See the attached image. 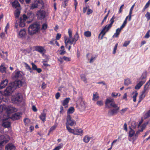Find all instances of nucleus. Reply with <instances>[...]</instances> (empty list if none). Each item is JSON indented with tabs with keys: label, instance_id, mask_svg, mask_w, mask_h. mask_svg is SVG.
Masks as SVG:
<instances>
[{
	"label": "nucleus",
	"instance_id": "obj_46",
	"mask_svg": "<svg viewBox=\"0 0 150 150\" xmlns=\"http://www.w3.org/2000/svg\"><path fill=\"white\" fill-rule=\"evenodd\" d=\"M97 104L99 106H101L103 105V101L102 100H99L97 102Z\"/></svg>",
	"mask_w": 150,
	"mask_h": 150
},
{
	"label": "nucleus",
	"instance_id": "obj_49",
	"mask_svg": "<svg viewBox=\"0 0 150 150\" xmlns=\"http://www.w3.org/2000/svg\"><path fill=\"white\" fill-rule=\"evenodd\" d=\"M24 64L25 65V67L26 69L29 70L31 69L30 67L27 64L25 63Z\"/></svg>",
	"mask_w": 150,
	"mask_h": 150
},
{
	"label": "nucleus",
	"instance_id": "obj_58",
	"mask_svg": "<svg viewBox=\"0 0 150 150\" xmlns=\"http://www.w3.org/2000/svg\"><path fill=\"white\" fill-rule=\"evenodd\" d=\"M68 34L69 35V38H70L72 37V32L70 30V29H69L68 30Z\"/></svg>",
	"mask_w": 150,
	"mask_h": 150
},
{
	"label": "nucleus",
	"instance_id": "obj_40",
	"mask_svg": "<svg viewBox=\"0 0 150 150\" xmlns=\"http://www.w3.org/2000/svg\"><path fill=\"white\" fill-rule=\"evenodd\" d=\"M69 0H64L62 4V6L64 8H65L67 6V4Z\"/></svg>",
	"mask_w": 150,
	"mask_h": 150
},
{
	"label": "nucleus",
	"instance_id": "obj_55",
	"mask_svg": "<svg viewBox=\"0 0 150 150\" xmlns=\"http://www.w3.org/2000/svg\"><path fill=\"white\" fill-rule=\"evenodd\" d=\"M63 59L65 61H70L71 60L70 58L67 57L65 56L63 57Z\"/></svg>",
	"mask_w": 150,
	"mask_h": 150
},
{
	"label": "nucleus",
	"instance_id": "obj_19",
	"mask_svg": "<svg viewBox=\"0 0 150 150\" xmlns=\"http://www.w3.org/2000/svg\"><path fill=\"white\" fill-rule=\"evenodd\" d=\"M15 74L14 76V77L16 79H20L22 78L23 76V72L20 71H15Z\"/></svg>",
	"mask_w": 150,
	"mask_h": 150
},
{
	"label": "nucleus",
	"instance_id": "obj_27",
	"mask_svg": "<svg viewBox=\"0 0 150 150\" xmlns=\"http://www.w3.org/2000/svg\"><path fill=\"white\" fill-rule=\"evenodd\" d=\"M122 29L120 28H117L116 30V33L113 35V37L117 38L118 37Z\"/></svg>",
	"mask_w": 150,
	"mask_h": 150
},
{
	"label": "nucleus",
	"instance_id": "obj_60",
	"mask_svg": "<svg viewBox=\"0 0 150 150\" xmlns=\"http://www.w3.org/2000/svg\"><path fill=\"white\" fill-rule=\"evenodd\" d=\"M58 60L61 63H62L64 62V59L63 58H62L60 57L58 59Z\"/></svg>",
	"mask_w": 150,
	"mask_h": 150
},
{
	"label": "nucleus",
	"instance_id": "obj_4",
	"mask_svg": "<svg viewBox=\"0 0 150 150\" xmlns=\"http://www.w3.org/2000/svg\"><path fill=\"white\" fill-rule=\"evenodd\" d=\"M22 97L21 93L15 94L12 96L11 101L14 103H16L18 102H21L22 100Z\"/></svg>",
	"mask_w": 150,
	"mask_h": 150
},
{
	"label": "nucleus",
	"instance_id": "obj_11",
	"mask_svg": "<svg viewBox=\"0 0 150 150\" xmlns=\"http://www.w3.org/2000/svg\"><path fill=\"white\" fill-rule=\"evenodd\" d=\"M109 103L110 104V105L113 108H117L118 107L117 105L115 103L114 99L111 98H107L106 100L105 103L106 106L107 104Z\"/></svg>",
	"mask_w": 150,
	"mask_h": 150
},
{
	"label": "nucleus",
	"instance_id": "obj_14",
	"mask_svg": "<svg viewBox=\"0 0 150 150\" xmlns=\"http://www.w3.org/2000/svg\"><path fill=\"white\" fill-rule=\"evenodd\" d=\"M5 110L7 114L13 112H16L17 110V109L11 106H8L7 107L6 106Z\"/></svg>",
	"mask_w": 150,
	"mask_h": 150
},
{
	"label": "nucleus",
	"instance_id": "obj_50",
	"mask_svg": "<svg viewBox=\"0 0 150 150\" xmlns=\"http://www.w3.org/2000/svg\"><path fill=\"white\" fill-rule=\"evenodd\" d=\"M117 45H118V44L117 43L116 44L114 47V50H113V54H115L116 53V50L117 47Z\"/></svg>",
	"mask_w": 150,
	"mask_h": 150
},
{
	"label": "nucleus",
	"instance_id": "obj_64",
	"mask_svg": "<svg viewBox=\"0 0 150 150\" xmlns=\"http://www.w3.org/2000/svg\"><path fill=\"white\" fill-rule=\"evenodd\" d=\"M111 95L113 97H116L118 95V93L115 92H112V93Z\"/></svg>",
	"mask_w": 150,
	"mask_h": 150
},
{
	"label": "nucleus",
	"instance_id": "obj_17",
	"mask_svg": "<svg viewBox=\"0 0 150 150\" xmlns=\"http://www.w3.org/2000/svg\"><path fill=\"white\" fill-rule=\"evenodd\" d=\"M78 101V102H80V103L79 104V105L81 108V109H84L85 108V106L83 96H81L79 98Z\"/></svg>",
	"mask_w": 150,
	"mask_h": 150
},
{
	"label": "nucleus",
	"instance_id": "obj_42",
	"mask_svg": "<svg viewBox=\"0 0 150 150\" xmlns=\"http://www.w3.org/2000/svg\"><path fill=\"white\" fill-rule=\"evenodd\" d=\"M63 146V144H60L59 145L56 147L53 150H59L60 149L62 148Z\"/></svg>",
	"mask_w": 150,
	"mask_h": 150
},
{
	"label": "nucleus",
	"instance_id": "obj_16",
	"mask_svg": "<svg viewBox=\"0 0 150 150\" xmlns=\"http://www.w3.org/2000/svg\"><path fill=\"white\" fill-rule=\"evenodd\" d=\"M9 137L7 135H1L0 136V142H3L6 144L9 139Z\"/></svg>",
	"mask_w": 150,
	"mask_h": 150
},
{
	"label": "nucleus",
	"instance_id": "obj_59",
	"mask_svg": "<svg viewBox=\"0 0 150 150\" xmlns=\"http://www.w3.org/2000/svg\"><path fill=\"white\" fill-rule=\"evenodd\" d=\"M81 78L82 80L84 82H86V79L84 75L81 76Z\"/></svg>",
	"mask_w": 150,
	"mask_h": 150
},
{
	"label": "nucleus",
	"instance_id": "obj_25",
	"mask_svg": "<svg viewBox=\"0 0 150 150\" xmlns=\"http://www.w3.org/2000/svg\"><path fill=\"white\" fill-rule=\"evenodd\" d=\"M12 6L16 8H18L19 9L20 4L16 0H15L12 3Z\"/></svg>",
	"mask_w": 150,
	"mask_h": 150
},
{
	"label": "nucleus",
	"instance_id": "obj_24",
	"mask_svg": "<svg viewBox=\"0 0 150 150\" xmlns=\"http://www.w3.org/2000/svg\"><path fill=\"white\" fill-rule=\"evenodd\" d=\"M74 134L75 135H80L81 136L82 135L83 130L81 129H77L74 130Z\"/></svg>",
	"mask_w": 150,
	"mask_h": 150
},
{
	"label": "nucleus",
	"instance_id": "obj_33",
	"mask_svg": "<svg viewBox=\"0 0 150 150\" xmlns=\"http://www.w3.org/2000/svg\"><path fill=\"white\" fill-rule=\"evenodd\" d=\"M74 108L73 107H70L68 110L67 114L69 115V114L72 113L74 111Z\"/></svg>",
	"mask_w": 150,
	"mask_h": 150
},
{
	"label": "nucleus",
	"instance_id": "obj_5",
	"mask_svg": "<svg viewBox=\"0 0 150 150\" xmlns=\"http://www.w3.org/2000/svg\"><path fill=\"white\" fill-rule=\"evenodd\" d=\"M146 75L145 74H142L140 79V81L137 83L135 87V89H139L141 86L145 83L146 81Z\"/></svg>",
	"mask_w": 150,
	"mask_h": 150
},
{
	"label": "nucleus",
	"instance_id": "obj_57",
	"mask_svg": "<svg viewBox=\"0 0 150 150\" xmlns=\"http://www.w3.org/2000/svg\"><path fill=\"white\" fill-rule=\"evenodd\" d=\"M61 37V34L57 33V35L56 39L57 40H59Z\"/></svg>",
	"mask_w": 150,
	"mask_h": 150
},
{
	"label": "nucleus",
	"instance_id": "obj_20",
	"mask_svg": "<svg viewBox=\"0 0 150 150\" xmlns=\"http://www.w3.org/2000/svg\"><path fill=\"white\" fill-rule=\"evenodd\" d=\"M15 147L12 144H7L5 147V150H15Z\"/></svg>",
	"mask_w": 150,
	"mask_h": 150
},
{
	"label": "nucleus",
	"instance_id": "obj_54",
	"mask_svg": "<svg viewBox=\"0 0 150 150\" xmlns=\"http://www.w3.org/2000/svg\"><path fill=\"white\" fill-rule=\"evenodd\" d=\"M60 52L59 54L61 55H63L66 53V51L64 50V49L61 50H60Z\"/></svg>",
	"mask_w": 150,
	"mask_h": 150
},
{
	"label": "nucleus",
	"instance_id": "obj_61",
	"mask_svg": "<svg viewBox=\"0 0 150 150\" xmlns=\"http://www.w3.org/2000/svg\"><path fill=\"white\" fill-rule=\"evenodd\" d=\"M132 11L130 10L129 13V21H130L131 19V17H132Z\"/></svg>",
	"mask_w": 150,
	"mask_h": 150
},
{
	"label": "nucleus",
	"instance_id": "obj_62",
	"mask_svg": "<svg viewBox=\"0 0 150 150\" xmlns=\"http://www.w3.org/2000/svg\"><path fill=\"white\" fill-rule=\"evenodd\" d=\"M5 144L3 143V142H0V150L2 149L4 145Z\"/></svg>",
	"mask_w": 150,
	"mask_h": 150
},
{
	"label": "nucleus",
	"instance_id": "obj_8",
	"mask_svg": "<svg viewBox=\"0 0 150 150\" xmlns=\"http://www.w3.org/2000/svg\"><path fill=\"white\" fill-rule=\"evenodd\" d=\"M150 84V78L149 81L147 82L144 86V89L142 91V93L141 95L139 96V98L140 100L139 101V103L140 102L142 99L145 96V93L147 89V88Z\"/></svg>",
	"mask_w": 150,
	"mask_h": 150
},
{
	"label": "nucleus",
	"instance_id": "obj_26",
	"mask_svg": "<svg viewBox=\"0 0 150 150\" xmlns=\"http://www.w3.org/2000/svg\"><path fill=\"white\" fill-rule=\"evenodd\" d=\"M40 3L39 1H36L31 4L30 7V8L31 9H33L37 8L38 6V4Z\"/></svg>",
	"mask_w": 150,
	"mask_h": 150
},
{
	"label": "nucleus",
	"instance_id": "obj_48",
	"mask_svg": "<svg viewBox=\"0 0 150 150\" xmlns=\"http://www.w3.org/2000/svg\"><path fill=\"white\" fill-rule=\"evenodd\" d=\"M47 24L45 23L43 24L42 27V29L44 30H46L47 29Z\"/></svg>",
	"mask_w": 150,
	"mask_h": 150
},
{
	"label": "nucleus",
	"instance_id": "obj_41",
	"mask_svg": "<svg viewBox=\"0 0 150 150\" xmlns=\"http://www.w3.org/2000/svg\"><path fill=\"white\" fill-rule=\"evenodd\" d=\"M6 68L2 65H1L0 66V71L2 73H6Z\"/></svg>",
	"mask_w": 150,
	"mask_h": 150
},
{
	"label": "nucleus",
	"instance_id": "obj_6",
	"mask_svg": "<svg viewBox=\"0 0 150 150\" xmlns=\"http://www.w3.org/2000/svg\"><path fill=\"white\" fill-rule=\"evenodd\" d=\"M2 126L5 128H8L11 126V123L10 122V118L7 117L5 118V117L2 119Z\"/></svg>",
	"mask_w": 150,
	"mask_h": 150
},
{
	"label": "nucleus",
	"instance_id": "obj_1",
	"mask_svg": "<svg viewBox=\"0 0 150 150\" xmlns=\"http://www.w3.org/2000/svg\"><path fill=\"white\" fill-rule=\"evenodd\" d=\"M115 18V17L113 16L110 20V23L109 24L106 25L105 27L103 29V30L100 33L98 38H100V36L101 34L102 35L100 37V39H102L103 38V36L105 35V33L108 31L109 29L111 28L112 25L114 22V19Z\"/></svg>",
	"mask_w": 150,
	"mask_h": 150
},
{
	"label": "nucleus",
	"instance_id": "obj_47",
	"mask_svg": "<svg viewBox=\"0 0 150 150\" xmlns=\"http://www.w3.org/2000/svg\"><path fill=\"white\" fill-rule=\"evenodd\" d=\"M31 65H32V68L33 69V70H36L37 69V66L33 63H31Z\"/></svg>",
	"mask_w": 150,
	"mask_h": 150
},
{
	"label": "nucleus",
	"instance_id": "obj_34",
	"mask_svg": "<svg viewBox=\"0 0 150 150\" xmlns=\"http://www.w3.org/2000/svg\"><path fill=\"white\" fill-rule=\"evenodd\" d=\"M66 128L69 132L74 134L75 132L74 129L71 128L68 125H66Z\"/></svg>",
	"mask_w": 150,
	"mask_h": 150
},
{
	"label": "nucleus",
	"instance_id": "obj_18",
	"mask_svg": "<svg viewBox=\"0 0 150 150\" xmlns=\"http://www.w3.org/2000/svg\"><path fill=\"white\" fill-rule=\"evenodd\" d=\"M18 37L20 38H25L26 34V32L24 29L21 30L18 33Z\"/></svg>",
	"mask_w": 150,
	"mask_h": 150
},
{
	"label": "nucleus",
	"instance_id": "obj_39",
	"mask_svg": "<svg viewBox=\"0 0 150 150\" xmlns=\"http://www.w3.org/2000/svg\"><path fill=\"white\" fill-rule=\"evenodd\" d=\"M131 83V82L129 79H127L125 80L124 82V84L125 85L128 86Z\"/></svg>",
	"mask_w": 150,
	"mask_h": 150
},
{
	"label": "nucleus",
	"instance_id": "obj_3",
	"mask_svg": "<svg viewBox=\"0 0 150 150\" xmlns=\"http://www.w3.org/2000/svg\"><path fill=\"white\" fill-rule=\"evenodd\" d=\"M15 83H11L4 91V95L5 96H8L12 94L14 90L15 89Z\"/></svg>",
	"mask_w": 150,
	"mask_h": 150
},
{
	"label": "nucleus",
	"instance_id": "obj_31",
	"mask_svg": "<svg viewBox=\"0 0 150 150\" xmlns=\"http://www.w3.org/2000/svg\"><path fill=\"white\" fill-rule=\"evenodd\" d=\"M98 94L97 92H94L93 95L92 100L94 101L97 100L99 98Z\"/></svg>",
	"mask_w": 150,
	"mask_h": 150
},
{
	"label": "nucleus",
	"instance_id": "obj_37",
	"mask_svg": "<svg viewBox=\"0 0 150 150\" xmlns=\"http://www.w3.org/2000/svg\"><path fill=\"white\" fill-rule=\"evenodd\" d=\"M134 134V131L133 129H131L129 132V137H132L133 136Z\"/></svg>",
	"mask_w": 150,
	"mask_h": 150
},
{
	"label": "nucleus",
	"instance_id": "obj_9",
	"mask_svg": "<svg viewBox=\"0 0 150 150\" xmlns=\"http://www.w3.org/2000/svg\"><path fill=\"white\" fill-rule=\"evenodd\" d=\"M76 122L72 120L71 116L69 115H68L67 118V122L66 123V125H70L72 126L76 125Z\"/></svg>",
	"mask_w": 150,
	"mask_h": 150
},
{
	"label": "nucleus",
	"instance_id": "obj_38",
	"mask_svg": "<svg viewBox=\"0 0 150 150\" xmlns=\"http://www.w3.org/2000/svg\"><path fill=\"white\" fill-rule=\"evenodd\" d=\"M84 35L86 37H90L91 34L90 31H87L84 32Z\"/></svg>",
	"mask_w": 150,
	"mask_h": 150
},
{
	"label": "nucleus",
	"instance_id": "obj_51",
	"mask_svg": "<svg viewBox=\"0 0 150 150\" xmlns=\"http://www.w3.org/2000/svg\"><path fill=\"white\" fill-rule=\"evenodd\" d=\"M127 23V21H126V20H125L123 22V24L120 27L121 28H122V29L123 28L125 25H126V24Z\"/></svg>",
	"mask_w": 150,
	"mask_h": 150
},
{
	"label": "nucleus",
	"instance_id": "obj_35",
	"mask_svg": "<svg viewBox=\"0 0 150 150\" xmlns=\"http://www.w3.org/2000/svg\"><path fill=\"white\" fill-rule=\"evenodd\" d=\"M20 13V11L19 10V9L17 8L15 13V17L17 18H18L19 16Z\"/></svg>",
	"mask_w": 150,
	"mask_h": 150
},
{
	"label": "nucleus",
	"instance_id": "obj_7",
	"mask_svg": "<svg viewBox=\"0 0 150 150\" xmlns=\"http://www.w3.org/2000/svg\"><path fill=\"white\" fill-rule=\"evenodd\" d=\"M79 37L78 34L77 33H76L74 35V38H72V37L69 38L68 40H67V42H69L71 45L73 44L74 45L76 42L77 41Z\"/></svg>",
	"mask_w": 150,
	"mask_h": 150
},
{
	"label": "nucleus",
	"instance_id": "obj_21",
	"mask_svg": "<svg viewBox=\"0 0 150 150\" xmlns=\"http://www.w3.org/2000/svg\"><path fill=\"white\" fill-rule=\"evenodd\" d=\"M21 113H16L12 115L11 118L13 120H18L21 117Z\"/></svg>",
	"mask_w": 150,
	"mask_h": 150
},
{
	"label": "nucleus",
	"instance_id": "obj_23",
	"mask_svg": "<svg viewBox=\"0 0 150 150\" xmlns=\"http://www.w3.org/2000/svg\"><path fill=\"white\" fill-rule=\"evenodd\" d=\"M35 50L41 54L43 53L45 51V49L43 47L40 46L36 47Z\"/></svg>",
	"mask_w": 150,
	"mask_h": 150
},
{
	"label": "nucleus",
	"instance_id": "obj_52",
	"mask_svg": "<svg viewBox=\"0 0 150 150\" xmlns=\"http://www.w3.org/2000/svg\"><path fill=\"white\" fill-rule=\"evenodd\" d=\"M130 41H126L125 42L124 44H123V46L124 47H126L130 43Z\"/></svg>",
	"mask_w": 150,
	"mask_h": 150
},
{
	"label": "nucleus",
	"instance_id": "obj_53",
	"mask_svg": "<svg viewBox=\"0 0 150 150\" xmlns=\"http://www.w3.org/2000/svg\"><path fill=\"white\" fill-rule=\"evenodd\" d=\"M56 126L54 125L51 127L49 130V132H52L53 130H54L56 128Z\"/></svg>",
	"mask_w": 150,
	"mask_h": 150
},
{
	"label": "nucleus",
	"instance_id": "obj_44",
	"mask_svg": "<svg viewBox=\"0 0 150 150\" xmlns=\"http://www.w3.org/2000/svg\"><path fill=\"white\" fill-rule=\"evenodd\" d=\"M128 109L127 108H125L124 109H122L120 111V113L122 115Z\"/></svg>",
	"mask_w": 150,
	"mask_h": 150
},
{
	"label": "nucleus",
	"instance_id": "obj_28",
	"mask_svg": "<svg viewBox=\"0 0 150 150\" xmlns=\"http://www.w3.org/2000/svg\"><path fill=\"white\" fill-rule=\"evenodd\" d=\"M12 83H15V85L14 86H15V89L17 88V87H19L20 86H21L22 84V82L20 80H18L16 82H13Z\"/></svg>",
	"mask_w": 150,
	"mask_h": 150
},
{
	"label": "nucleus",
	"instance_id": "obj_2",
	"mask_svg": "<svg viewBox=\"0 0 150 150\" xmlns=\"http://www.w3.org/2000/svg\"><path fill=\"white\" fill-rule=\"evenodd\" d=\"M40 28V25L37 23L31 24L28 28V33L29 35H33L38 32Z\"/></svg>",
	"mask_w": 150,
	"mask_h": 150
},
{
	"label": "nucleus",
	"instance_id": "obj_43",
	"mask_svg": "<svg viewBox=\"0 0 150 150\" xmlns=\"http://www.w3.org/2000/svg\"><path fill=\"white\" fill-rule=\"evenodd\" d=\"M6 105H0V112H2L4 110H5Z\"/></svg>",
	"mask_w": 150,
	"mask_h": 150
},
{
	"label": "nucleus",
	"instance_id": "obj_22",
	"mask_svg": "<svg viewBox=\"0 0 150 150\" xmlns=\"http://www.w3.org/2000/svg\"><path fill=\"white\" fill-rule=\"evenodd\" d=\"M8 82V81L7 79L2 81L0 84V89H2L4 88L7 86Z\"/></svg>",
	"mask_w": 150,
	"mask_h": 150
},
{
	"label": "nucleus",
	"instance_id": "obj_63",
	"mask_svg": "<svg viewBox=\"0 0 150 150\" xmlns=\"http://www.w3.org/2000/svg\"><path fill=\"white\" fill-rule=\"evenodd\" d=\"M92 12L93 11L91 9H88L87 12V14L89 15L90 14L92 13Z\"/></svg>",
	"mask_w": 150,
	"mask_h": 150
},
{
	"label": "nucleus",
	"instance_id": "obj_10",
	"mask_svg": "<svg viewBox=\"0 0 150 150\" xmlns=\"http://www.w3.org/2000/svg\"><path fill=\"white\" fill-rule=\"evenodd\" d=\"M109 103L110 104V105L113 108H117L118 107L117 105L115 103L114 99L111 98H107L106 100L105 103L106 106L107 104Z\"/></svg>",
	"mask_w": 150,
	"mask_h": 150
},
{
	"label": "nucleus",
	"instance_id": "obj_32",
	"mask_svg": "<svg viewBox=\"0 0 150 150\" xmlns=\"http://www.w3.org/2000/svg\"><path fill=\"white\" fill-rule=\"evenodd\" d=\"M91 138V137L86 135L83 138V140L85 142L87 143L89 142Z\"/></svg>",
	"mask_w": 150,
	"mask_h": 150
},
{
	"label": "nucleus",
	"instance_id": "obj_36",
	"mask_svg": "<svg viewBox=\"0 0 150 150\" xmlns=\"http://www.w3.org/2000/svg\"><path fill=\"white\" fill-rule=\"evenodd\" d=\"M48 59H49L47 58L46 59L43 60V61H42V62L44 66L45 67H47L50 66V65L48 64L47 63V62L48 61Z\"/></svg>",
	"mask_w": 150,
	"mask_h": 150
},
{
	"label": "nucleus",
	"instance_id": "obj_29",
	"mask_svg": "<svg viewBox=\"0 0 150 150\" xmlns=\"http://www.w3.org/2000/svg\"><path fill=\"white\" fill-rule=\"evenodd\" d=\"M46 115V113L43 112L41 113V115H40L39 118L42 121L45 122L46 120L45 118Z\"/></svg>",
	"mask_w": 150,
	"mask_h": 150
},
{
	"label": "nucleus",
	"instance_id": "obj_56",
	"mask_svg": "<svg viewBox=\"0 0 150 150\" xmlns=\"http://www.w3.org/2000/svg\"><path fill=\"white\" fill-rule=\"evenodd\" d=\"M145 117L146 118L150 117V110L146 114Z\"/></svg>",
	"mask_w": 150,
	"mask_h": 150
},
{
	"label": "nucleus",
	"instance_id": "obj_15",
	"mask_svg": "<svg viewBox=\"0 0 150 150\" xmlns=\"http://www.w3.org/2000/svg\"><path fill=\"white\" fill-rule=\"evenodd\" d=\"M37 15L39 19H43L45 17L46 12L43 11H39L37 12Z\"/></svg>",
	"mask_w": 150,
	"mask_h": 150
},
{
	"label": "nucleus",
	"instance_id": "obj_30",
	"mask_svg": "<svg viewBox=\"0 0 150 150\" xmlns=\"http://www.w3.org/2000/svg\"><path fill=\"white\" fill-rule=\"evenodd\" d=\"M70 98H66L63 101H62V104L64 106H66L69 102Z\"/></svg>",
	"mask_w": 150,
	"mask_h": 150
},
{
	"label": "nucleus",
	"instance_id": "obj_12",
	"mask_svg": "<svg viewBox=\"0 0 150 150\" xmlns=\"http://www.w3.org/2000/svg\"><path fill=\"white\" fill-rule=\"evenodd\" d=\"M120 110V107H118L117 108H114L108 111V115L109 116H111L117 114Z\"/></svg>",
	"mask_w": 150,
	"mask_h": 150
},
{
	"label": "nucleus",
	"instance_id": "obj_45",
	"mask_svg": "<svg viewBox=\"0 0 150 150\" xmlns=\"http://www.w3.org/2000/svg\"><path fill=\"white\" fill-rule=\"evenodd\" d=\"M145 16L146 18L148 20L150 19V13L147 12L145 15Z\"/></svg>",
	"mask_w": 150,
	"mask_h": 150
},
{
	"label": "nucleus",
	"instance_id": "obj_13",
	"mask_svg": "<svg viewBox=\"0 0 150 150\" xmlns=\"http://www.w3.org/2000/svg\"><path fill=\"white\" fill-rule=\"evenodd\" d=\"M27 17L25 15H23L22 17H21L20 19L19 25L20 27H23L25 25V21Z\"/></svg>",
	"mask_w": 150,
	"mask_h": 150
}]
</instances>
